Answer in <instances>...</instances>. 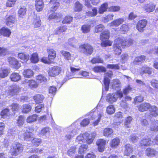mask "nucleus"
Wrapping results in <instances>:
<instances>
[{"instance_id": "60", "label": "nucleus", "mask_w": 158, "mask_h": 158, "mask_svg": "<svg viewBox=\"0 0 158 158\" xmlns=\"http://www.w3.org/2000/svg\"><path fill=\"white\" fill-rule=\"evenodd\" d=\"M91 61L93 64L103 63L104 62L103 60L99 57L93 58Z\"/></svg>"}, {"instance_id": "13", "label": "nucleus", "mask_w": 158, "mask_h": 158, "mask_svg": "<svg viewBox=\"0 0 158 158\" xmlns=\"http://www.w3.org/2000/svg\"><path fill=\"white\" fill-rule=\"evenodd\" d=\"M68 29L67 27L65 25H61L58 27L54 31V34L60 35L64 34Z\"/></svg>"}, {"instance_id": "42", "label": "nucleus", "mask_w": 158, "mask_h": 158, "mask_svg": "<svg viewBox=\"0 0 158 158\" xmlns=\"http://www.w3.org/2000/svg\"><path fill=\"white\" fill-rule=\"evenodd\" d=\"M90 25L89 24H84L81 26V30L83 33L86 34L90 32Z\"/></svg>"}, {"instance_id": "20", "label": "nucleus", "mask_w": 158, "mask_h": 158, "mask_svg": "<svg viewBox=\"0 0 158 158\" xmlns=\"http://www.w3.org/2000/svg\"><path fill=\"white\" fill-rule=\"evenodd\" d=\"M124 155L129 156L132 154L133 152V149L132 146L130 144H127L124 146Z\"/></svg>"}, {"instance_id": "40", "label": "nucleus", "mask_w": 158, "mask_h": 158, "mask_svg": "<svg viewBox=\"0 0 158 158\" xmlns=\"http://www.w3.org/2000/svg\"><path fill=\"white\" fill-rule=\"evenodd\" d=\"M150 110V114L153 117H156L158 115V109L155 106H151Z\"/></svg>"}, {"instance_id": "18", "label": "nucleus", "mask_w": 158, "mask_h": 158, "mask_svg": "<svg viewBox=\"0 0 158 158\" xmlns=\"http://www.w3.org/2000/svg\"><path fill=\"white\" fill-rule=\"evenodd\" d=\"M150 107H151V105L147 102L142 103L137 106L139 110L141 112L147 111Z\"/></svg>"}, {"instance_id": "30", "label": "nucleus", "mask_w": 158, "mask_h": 158, "mask_svg": "<svg viewBox=\"0 0 158 158\" xmlns=\"http://www.w3.org/2000/svg\"><path fill=\"white\" fill-rule=\"evenodd\" d=\"M73 17L70 15H66L63 18L62 23L63 24H70L73 22Z\"/></svg>"}, {"instance_id": "4", "label": "nucleus", "mask_w": 158, "mask_h": 158, "mask_svg": "<svg viewBox=\"0 0 158 158\" xmlns=\"http://www.w3.org/2000/svg\"><path fill=\"white\" fill-rule=\"evenodd\" d=\"M62 71V69L60 67L55 66L49 68L48 73L49 76L55 77L59 75Z\"/></svg>"}, {"instance_id": "38", "label": "nucleus", "mask_w": 158, "mask_h": 158, "mask_svg": "<svg viewBox=\"0 0 158 158\" xmlns=\"http://www.w3.org/2000/svg\"><path fill=\"white\" fill-rule=\"evenodd\" d=\"M23 74L25 77L29 78L33 76L34 73L31 69H27L24 70Z\"/></svg>"}, {"instance_id": "26", "label": "nucleus", "mask_w": 158, "mask_h": 158, "mask_svg": "<svg viewBox=\"0 0 158 158\" xmlns=\"http://www.w3.org/2000/svg\"><path fill=\"white\" fill-rule=\"evenodd\" d=\"M10 73L9 69L6 68H2L0 69V78H4L7 77Z\"/></svg>"}, {"instance_id": "3", "label": "nucleus", "mask_w": 158, "mask_h": 158, "mask_svg": "<svg viewBox=\"0 0 158 158\" xmlns=\"http://www.w3.org/2000/svg\"><path fill=\"white\" fill-rule=\"evenodd\" d=\"M79 48L81 52L87 56L91 55L94 51L93 47L87 43L81 44L79 46Z\"/></svg>"}, {"instance_id": "15", "label": "nucleus", "mask_w": 158, "mask_h": 158, "mask_svg": "<svg viewBox=\"0 0 158 158\" xmlns=\"http://www.w3.org/2000/svg\"><path fill=\"white\" fill-rule=\"evenodd\" d=\"M146 57L144 55H141L136 56L133 61L134 64L136 65L141 64L146 60Z\"/></svg>"}, {"instance_id": "34", "label": "nucleus", "mask_w": 158, "mask_h": 158, "mask_svg": "<svg viewBox=\"0 0 158 158\" xmlns=\"http://www.w3.org/2000/svg\"><path fill=\"white\" fill-rule=\"evenodd\" d=\"M38 118V115L36 114H33L28 116L26 118V122L28 123H31L36 121Z\"/></svg>"}, {"instance_id": "6", "label": "nucleus", "mask_w": 158, "mask_h": 158, "mask_svg": "<svg viewBox=\"0 0 158 158\" xmlns=\"http://www.w3.org/2000/svg\"><path fill=\"white\" fill-rule=\"evenodd\" d=\"M152 143L151 139L148 136H146L141 139L139 143V146L141 148L151 146Z\"/></svg>"}, {"instance_id": "31", "label": "nucleus", "mask_w": 158, "mask_h": 158, "mask_svg": "<svg viewBox=\"0 0 158 158\" xmlns=\"http://www.w3.org/2000/svg\"><path fill=\"white\" fill-rule=\"evenodd\" d=\"M0 115L2 118H6L7 117L11 115L10 112V110L9 108H6L3 109L1 112Z\"/></svg>"}, {"instance_id": "63", "label": "nucleus", "mask_w": 158, "mask_h": 158, "mask_svg": "<svg viewBox=\"0 0 158 158\" xmlns=\"http://www.w3.org/2000/svg\"><path fill=\"white\" fill-rule=\"evenodd\" d=\"M17 0H7L6 4V7H11L14 6Z\"/></svg>"}, {"instance_id": "52", "label": "nucleus", "mask_w": 158, "mask_h": 158, "mask_svg": "<svg viewBox=\"0 0 158 158\" xmlns=\"http://www.w3.org/2000/svg\"><path fill=\"white\" fill-rule=\"evenodd\" d=\"M33 24L35 28L40 27L41 25V20L39 17L34 18Z\"/></svg>"}, {"instance_id": "57", "label": "nucleus", "mask_w": 158, "mask_h": 158, "mask_svg": "<svg viewBox=\"0 0 158 158\" xmlns=\"http://www.w3.org/2000/svg\"><path fill=\"white\" fill-rule=\"evenodd\" d=\"M19 89L16 88H14L9 91V94L11 96L16 95L19 93Z\"/></svg>"}, {"instance_id": "37", "label": "nucleus", "mask_w": 158, "mask_h": 158, "mask_svg": "<svg viewBox=\"0 0 158 158\" xmlns=\"http://www.w3.org/2000/svg\"><path fill=\"white\" fill-rule=\"evenodd\" d=\"M31 106L30 104H23L22 107V112L23 113L27 114L31 110Z\"/></svg>"}, {"instance_id": "17", "label": "nucleus", "mask_w": 158, "mask_h": 158, "mask_svg": "<svg viewBox=\"0 0 158 158\" xmlns=\"http://www.w3.org/2000/svg\"><path fill=\"white\" fill-rule=\"evenodd\" d=\"M110 36V31L107 29L104 30L100 35V39L101 40H109Z\"/></svg>"}, {"instance_id": "45", "label": "nucleus", "mask_w": 158, "mask_h": 158, "mask_svg": "<svg viewBox=\"0 0 158 158\" xmlns=\"http://www.w3.org/2000/svg\"><path fill=\"white\" fill-rule=\"evenodd\" d=\"M130 28L128 24H122L120 28V31L122 34H125L129 30Z\"/></svg>"}, {"instance_id": "29", "label": "nucleus", "mask_w": 158, "mask_h": 158, "mask_svg": "<svg viewBox=\"0 0 158 158\" xmlns=\"http://www.w3.org/2000/svg\"><path fill=\"white\" fill-rule=\"evenodd\" d=\"M124 21L123 18H119L115 19L110 23L111 26L118 27Z\"/></svg>"}, {"instance_id": "33", "label": "nucleus", "mask_w": 158, "mask_h": 158, "mask_svg": "<svg viewBox=\"0 0 158 158\" xmlns=\"http://www.w3.org/2000/svg\"><path fill=\"white\" fill-rule=\"evenodd\" d=\"M108 8V4L107 2H106L102 3L99 7L98 9V13L99 14H103L104 12L106 11Z\"/></svg>"}, {"instance_id": "54", "label": "nucleus", "mask_w": 158, "mask_h": 158, "mask_svg": "<svg viewBox=\"0 0 158 158\" xmlns=\"http://www.w3.org/2000/svg\"><path fill=\"white\" fill-rule=\"evenodd\" d=\"M144 97L141 94H139L136 96L134 98V103L135 104L141 103L144 100Z\"/></svg>"}, {"instance_id": "53", "label": "nucleus", "mask_w": 158, "mask_h": 158, "mask_svg": "<svg viewBox=\"0 0 158 158\" xmlns=\"http://www.w3.org/2000/svg\"><path fill=\"white\" fill-rule=\"evenodd\" d=\"M101 41L102 42L101 43V46L103 47L110 46L113 43L112 41L108 40Z\"/></svg>"}, {"instance_id": "61", "label": "nucleus", "mask_w": 158, "mask_h": 158, "mask_svg": "<svg viewBox=\"0 0 158 158\" xmlns=\"http://www.w3.org/2000/svg\"><path fill=\"white\" fill-rule=\"evenodd\" d=\"M120 9V7L119 6H112L109 7V10L110 12H116L119 11Z\"/></svg>"}, {"instance_id": "32", "label": "nucleus", "mask_w": 158, "mask_h": 158, "mask_svg": "<svg viewBox=\"0 0 158 158\" xmlns=\"http://www.w3.org/2000/svg\"><path fill=\"white\" fill-rule=\"evenodd\" d=\"M87 17H92L96 16L98 14V10L96 7H94L92 9V11H88L85 13Z\"/></svg>"}, {"instance_id": "16", "label": "nucleus", "mask_w": 158, "mask_h": 158, "mask_svg": "<svg viewBox=\"0 0 158 158\" xmlns=\"http://www.w3.org/2000/svg\"><path fill=\"white\" fill-rule=\"evenodd\" d=\"M18 58L23 63H26L30 58L29 55L24 52H19L18 54Z\"/></svg>"}, {"instance_id": "47", "label": "nucleus", "mask_w": 158, "mask_h": 158, "mask_svg": "<svg viewBox=\"0 0 158 158\" xmlns=\"http://www.w3.org/2000/svg\"><path fill=\"white\" fill-rule=\"evenodd\" d=\"M60 53L65 60H69L71 59V54L69 52L62 50L60 51Z\"/></svg>"}, {"instance_id": "5", "label": "nucleus", "mask_w": 158, "mask_h": 158, "mask_svg": "<svg viewBox=\"0 0 158 158\" xmlns=\"http://www.w3.org/2000/svg\"><path fill=\"white\" fill-rule=\"evenodd\" d=\"M105 76L103 79V83L105 86V88L106 91H108L109 88L110 80L108 78H111L113 75V72L110 71L105 73Z\"/></svg>"}, {"instance_id": "8", "label": "nucleus", "mask_w": 158, "mask_h": 158, "mask_svg": "<svg viewBox=\"0 0 158 158\" xmlns=\"http://www.w3.org/2000/svg\"><path fill=\"white\" fill-rule=\"evenodd\" d=\"M58 0H50L49 3L52 5L50 9L48 11V14L56 11L59 8L60 5Z\"/></svg>"}, {"instance_id": "48", "label": "nucleus", "mask_w": 158, "mask_h": 158, "mask_svg": "<svg viewBox=\"0 0 158 158\" xmlns=\"http://www.w3.org/2000/svg\"><path fill=\"white\" fill-rule=\"evenodd\" d=\"M12 111L15 114L19 109L20 106L19 104L17 103H13L9 106Z\"/></svg>"}, {"instance_id": "1", "label": "nucleus", "mask_w": 158, "mask_h": 158, "mask_svg": "<svg viewBox=\"0 0 158 158\" xmlns=\"http://www.w3.org/2000/svg\"><path fill=\"white\" fill-rule=\"evenodd\" d=\"M133 44V40L131 39L127 40L123 37H118L114 40L113 46V52L114 55H119L121 53V48H125Z\"/></svg>"}, {"instance_id": "28", "label": "nucleus", "mask_w": 158, "mask_h": 158, "mask_svg": "<svg viewBox=\"0 0 158 158\" xmlns=\"http://www.w3.org/2000/svg\"><path fill=\"white\" fill-rule=\"evenodd\" d=\"M82 4L80 3L78 1H77L74 4L73 7V10L75 12H79L81 11L83 8Z\"/></svg>"}, {"instance_id": "9", "label": "nucleus", "mask_w": 158, "mask_h": 158, "mask_svg": "<svg viewBox=\"0 0 158 158\" xmlns=\"http://www.w3.org/2000/svg\"><path fill=\"white\" fill-rule=\"evenodd\" d=\"M7 60L9 64L11 65L14 69H18L21 67V64L19 61L15 58L10 56Z\"/></svg>"}, {"instance_id": "7", "label": "nucleus", "mask_w": 158, "mask_h": 158, "mask_svg": "<svg viewBox=\"0 0 158 158\" xmlns=\"http://www.w3.org/2000/svg\"><path fill=\"white\" fill-rule=\"evenodd\" d=\"M148 21L145 19H142L139 20L136 25V28L139 32H143L147 25Z\"/></svg>"}, {"instance_id": "59", "label": "nucleus", "mask_w": 158, "mask_h": 158, "mask_svg": "<svg viewBox=\"0 0 158 158\" xmlns=\"http://www.w3.org/2000/svg\"><path fill=\"white\" fill-rule=\"evenodd\" d=\"M8 54V49L6 48L0 47V57L4 56Z\"/></svg>"}, {"instance_id": "55", "label": "nucleus", "mask_w": 158, "mask_h": 158, "mask_svg": "<svg viewBox=\"0 0 158 158\" xmlns=\"http://www.w3.org/2000/svg\"><path fill=\"white\" fill-rule=\"evenodd\" d=\"M156 151L153 149L150 148H147L145 150V153L148 156H154L155 155Z\"/></svg>"}, {"instance_id": "49", "label": "nucleus", "mask_w": 158, "mask_h": 158, "mask_svg": "<svg viewBox=\"0 0 158 158\" xmlns=\"http://www.w3.org/2000/svg\"><path fill=\"white\" fill-rule=\"evenodd\" d=\"M105 27L102 24H99L96 25L94 29V31L96 33H99L102 32L103 30H104Z\"/></svg>"}, {"instance_id": "11", "label": "nucleus", "mask_w": 158, "mask_h": 158, "mask_svg": "<svg viewBox=\"0 0 158 158\" xmlns=\"http://www.w3.org/2000/svg\"><path fill=\"white\" fill-rule=\"evenodd\" d=\"M156 7V5L152 2H150L148 3L145 4L142 7L143 10L145 12L149 13L154 10Z\"/></svg>"}, {"instance_id": "19", "label": "nucleus", "mask_w": 158, "mask_h": 158, "mask_svg": "<svg viewBox=\"0 0 158 158\" xmlns=\"http://www.w3.org/2000/svg\"><path fill=\"white\" fill-rule=\"evenodd\" d=\"M44 3L43 0H35V7L38 12L42 11L44 8Z\"/></svg>"}, {"instance_id": "10", "label": "nucleus", "mask_w": 158, "mask_h": 158, "mask_svg": "<svg viewBox=\"0 0 158 158\" xmlns=\"http://www.w3.org/2000/svg\"><path fill=\"white\" fill-rule=\"evenodd\" d=\"M56 56L48 55V57L43 56L41 59V61L45 64H50L54 63Z\"/></svg>"}, {"instance_id": "14", "label": "nucleus", "mask_w": 158, "mask_h": 158, "mask_svg": "<svg viewBox=\"0 0 158 158\" xmlns=\"http://www.w3.org/2000/svg\"><path fill=\"white\" fill-rule=\"evenodd\" d=\"M16 19L15 15H9L6 19L5 23L6 25L10 27H11L12 25L15 23L16 20Z\"/></svg>"}, {"instance_id": "27", "label": "nucleus", "mask_w": 158, "mask_h": 158, "mask_svg": "<svg viewBox=\"0 0 158 158\" xmlns=\"http://www.w3.org/2000/svg\"><path fill=\"white\" fill-rule=\"evenodd\" d=\"M10 78L12 81L17 82L21 80V76L19 73L14 72L10 74Z\"/></svg>"}, {"instance_id": "43", "label": "nucleus", "mask_w": 158, "mask_h": 158, "mask_svg": "<svg viewBox=\"0 0 158 158\" xmlns=\"http://www.w3.org/2000/svg\"><path fill=\"white\" fill-rule=\"evenodd\" d=\"M42 140L40 138H34L31 140V142L33 146L37 147L42 143Z\"/></svg>"}, {"instance_id": "46", "label": "nucleus", "mask_w": 158, "mask_h": 158, "mask_svg": "<svg viewBox=\"0 0 158 158\" xmlns=\"http://www.w3.org/2000/svg\"><path fill=\"white\" fill-rule=\"evenodd\" d=\"M93 70L96 73L105 72L106 71L105 68L103 66H97L94 67Z\"/></svg>"}, {"instance_id": "35", "label": "nucleus", "mask_w": 158, "mask_h": 158, "mask_svg": "<svg viewBox=\"0 0 158 158\" xmlns=\"http://www.w3.org/2000/svg\"><path fill=\"white\" fill-rule=\"evenodd\" d=\"M85 140L86 141V143L88 144H90L93 143L94 138L92 135L89 134L87 132L84 133Z\"/></svg>"}, {"instance_id": "56", "label": "nucleus", "mask_w": 158, "mask_h": 158, "mask_svg": "<svg viewBox=\"0 0 158 158\" xmlns=\"http://www.w3.org/2000/svg\"><path fill=\"white\" fill-rule=\"evenodd\" d=\"M25 118L22 115H19L17 120V124L19 127L22 126L24 123Z\"/></svg>"}, {"instance_id": "39", "label": "nucleus", "mask_w": 158, "mask_h": 158, "mask_svg": "<svg viewBox=\"0 0 158 158\" xmlns=\"http://www.w3.org/2000/svg\"><path fill=\"white\" fill-rule=\"evenodd\" d=\"M27 83L29 87L31 89H36L38 86V83L33 80H29L27 82Z\"/></svg>"}, {"instance_id": "44", "label": "nucleus", "mask_w": 158, "mask_h": 158, "mask_svg": "<svg viewBox=\"0 0 158 158\" xmlns=\"http://www.w3.org/2000/svg\"><path fill=\"white\" fill-rule=\"evenodd\" d=\"M30 60L31 62L36 63L39 61L38 55L37 52H34L31 55Z\"/></svg>"}, {"instance_id": "12", "label": "nucleus", "mask_w": 158, "mask_h": 158, "mask_svg": "<svg viewBox=\"0 0 158 158\" xmlns=\"http://www.w3.org/2000/svg\"><path fill=\"white\" fill-rule=\"evenodd\" d=\"M96 144L98 146V151L99 152H102L104 151L105 149L106 141L103 139H99L97 141Z\"/></svg>"}, {"instance_id": "24", "label": "nucleus", "mask_w": 158, "mask_h": 158, "mask_svg": "<svg viewBox=\"0 0 158 158\" xmlns=\"http://www.w3.org/2000/svg\"><path fill=\"white\" fill-rule=\"evenodd\" d=\"M103 135L107 137H110L114 134L113 130L110 128L106 127L105 128L103 131Z\"/></svg>"}, {"instance_id": "64", "label": "nucleus", "mask_w": 158, "mask_h": 158, "mask_svg": "<svg viewBox=\"0 0 158 158\" xmlns=\"http://www.w3.org/2000/svg\"><path fill=\"white\" fill-rule=\"evenodd\" d=\"M106 112L108 114H111L115 112V109L112 105H110L108 106L106 108Z\"/></svg>"}, {"instance_id": "25", "label": "nucleus", "mask_w": 158, "mask_h": 158, "mask_svg": "<svg viewBox=\"0 0 158 158\" xmlns=\"http://www.w3.org/2000/svg\"><path fill=\"white\" fill-rule=\"evenodd\" d=\"M29 131L26 130L23 135V138L25 140H27L32 138L33 135L32 132L34 131V129L31 127L29 128Z\"/></svg>"}, {"instance_id": "21", "label": "nucleus", "mask_w": 158, "mask_h": 158, "mask_svg": "<svg viewBox=\"0 0 158 158\" xmlns=\"http://www.w3.org/2000/svg\"><path fill=\"white\" fill-rule=\"evenodd\" d=\"M120 142V139L118 137H115L110 140V146L112 148H116L119 146Z\"/></svg>"}, {"instance_id": "23", "label": "nucleus", "mask_w": 158, "mask_h": 158, "mask_svg": "<svg viewBox=\"0 0 158 158\" xmlns=\"http://www.w3.org/2000/svg\"><path fill=\"white\" fill-rule=\"evenodd\" d=\"M44 98L43 95L39 94H36L33 97V99L36 104L42 103Z\"/></svg>"}, {"instance_id": "51", "label": "nucleus", "mask_w": 158, "mask_h": 158, "mask_svg": "<svg viewBox=\"0 0 158 158\" xmlns=\"http://www.w3.org/2000/svg\"><path fill=\"white\" fill-rule=\"evenodd\" d=\"M26 11L27 9L26 8H20L18 12L19 17L21 18H23L26 15Z\"/></svg>"}, {"instance_id": "62", "label": "nucleus", "mask_w": 158, "mask_h": 158, "mask_svg": "<svg viewBox=\"0 0 158 158\" xmlns=\"http://www.w3.org/2000/svg\"><path fill=\"white\" fill-rule=\"evenodd\" d=\"M88 146L86 144H82L80 147L78 152L80 154L84 153L85 152L87 149Z\"/></svg>"}, {"instance_id": "2", "label": "nucleus", "mask_w": 158, "mask_h": 158, "mask_svg": "<svg viewBox=\"0 0 158 158\" xmlns=\"http://www.w3.org/2000/svg\"><path fill=\"white\" fill-rule=\"evenodd\" d=\"M23 150V145L20 143L16 142L12 145L10 153L12 156H16L22 154Z\"/></svg>"}, {"instance_id": "58", "label": "nucleus", "mask_w": 158, "mask_h": 158, "mask_svg": "<svg viewBox=\"0 0 158 158\" xmlns=\"http://www.w3.org/2000/svg\"><path fill=\"white\" fill-rule=\"evenodd\" d=\"M76 149L77 148L75 146L71 147L67 151L68 155L70 156H73L75 154Z\"/></svg>"}, {"instance_id": "22", "label": "nucleus", "mask_w": 158, "mask_h": 158, "mask_svg": "<svg viewBox=\"0 0 158 158\" xmlns=\"http://www.w3.org/2000/svg\"><path fill=\"white\" fill-rule=\"evenodd\" d=\"M0 32L4 37H9L11 32L10 30L5 27H2L0 29Z\"/></svg>"}, {"instance_id": "41", "label": "nucleus", "mask_w": 158, "mask_h": 158, "mask_svg": "<svg viewBox=\"0 0 158 158\" xmlns=\"http://www.w3.org/2000/svg\"><path fill=\"white\" fill-rule=\"evenodd\" d=\"M152 69L147 66H144L142 67L141 73L142 74H151L152 73Z\"/></svg>"}, {"instance_id": "36", "label": "nucleus", "mask_w": 158, "mask_h": 158, "mask_svg": "<svg viewBox=\"0 0 158 158\" xmlns=\"http://www.w3.org/2000/svg\"><path fill=\"white\" fill-rule=\"evenodd\" d=\"M114 94H109L106 97V100L109 103H112L117 100V98L115 96Z\"/></svg>"}, {"instance_id": "50", "label": "nucleus", "mask_w": 158, "mask_h": 158, "mask_svg": "<svg viewBox=\"0 0 158 158\" xmlns=\"http://www.w3.org/2000/svg\"><path fill=\"white\" fill-rule=\"evenodd\" d=\"M53 12L49 15L48 17V19L49 20L54 19H57L61 18V16L59 13H55L54 12Z\"/></svg>"}]
</instances>
